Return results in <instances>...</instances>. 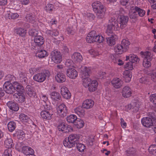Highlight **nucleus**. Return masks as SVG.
Here are the masks:
<instances>
[{
    "label": "nucleus",
    "instance_id": "nucleus-6",
    "mask_svg": "<svg viewBox=\"0 0 156 156\" xmlns=\"http://www.w3.org/2000/svg\"><path fill=\"white\" fill-rule=\"evenodd\" d=\"M50 58L51 61L56 63H60L62 60V58L60 52L54 51L51 53Z\"/></svg>",
    "mask_w": 156,
    "mask_h": 156
},
{
    "label": "nucleus",
    "instance_id": "nucleus-44",
    "mask_svg": "<svg viewBox=\"0 0 156 156\" xmlns=\"http://www.w3.org/2000/svg\"><path fill=\"white\" fill-rule=\"evenodd\" d=\"M5 146L7 148L12 147L13 146V141L10 138H7L4 141Z\"/></svg>",
    "mask_w": 156,
    "mask_h": 156
},
{
    "label": "nucleus",
    "instance_id": "nucleus-4",
    "mask_svg": "<svg viewBox=\"0 0 156 156\" xmlns=\"http://www.w3.org/2000/svg\"><path fill=\"white\" fill-rule=\"evenodd\" d=\"M141 57L143 58L142 65L145 68H148L151 66V61L152 60L153 55L148 51L140 52Z\"/></svg>",
    "mask_w": 156,
    "mask_h": 156
},
{
    "label": "nucleus",
    "instance_id": "nucleus-26",
    "mask_svg": "<svg viewBox=\"0 0 156 156\" xmlns=\"http://www.w3.org/2000/svg\"><path fill=\"white\" fill-rule=\"evenodd\" d=\"M98 83L96 80H93L88 87V89L90 92H94L97 89Z\"/></svg>",
    "mask_w": 156,
    "mask_h": 156
},
{
    "label": "nucleus",
    "instance_id": "nucleus-5",
    "mask_svg": "<svg viewBox=\"0 0 156 156\" xmlns=\"http://www.w3.org/2000/svg\"><path fill=\"white\" fill-rule=\"evenodd\" d=\"M50 75V72L48 71H47L45 73H37L34 75L33 79L35 81L38 82H42L44 81L47 76L49 77Z\"/></svg>",
    "mask_w": 156,
    "mask_h": 156
},
{
    "label": "nucleus",
    "instance_id": "nucleus-12",
    "mask_svg": "<svg viewBox=\"0 0 156 156\" xmlns=\"http://www.w3.org/2000/svg\"><path fill=\"white\" fill-rule=\"evenodd\" d=\"M111 83L113 87L115 89H119L122 87L123 84L122 81L120 78L115 77L111 81Z\"/></svg>",
    "mask_w": 156,
    "mask_h": 156
},
{
    "label": "nucleus",
    "instance_id": "nucleus-11",
    "mask_svg": "<svg viewBox=\"0 0 156 156\" xmlns=\"http://www.w3.org/2000/svg\"><path fill=\"white\" fill-rule=\"evenodd\" d=\"M60 93L63 98L68 100L70 99L71 94L68 88L65 86H62L60 88Z\"/></svg>",
    "mask_w": 156,
    "mask_h": 156
},
{
    "label": "nucleus",
    "instance_id": "nucleus-50",
    "mask_svg": "<svg viewBox=\"0 0 156 156\" xmlns=\"http://www.w3.org/2000/svg\"><path fill=\"white\" fill-rule=\"evenodd\" d=\"M76 145L77 149L80 152H83L85 149V146L83 144L78 142Z\"/></svg>",
    "mask_w": 156,
    "mask_h": 156
},
{
    "label": "nucleus",
    "instance_id": "nucleus-3",
    "mask_svg": "<svg viewBox=\"0 0 156 156\" xmlns=\"http://www.w3.org/2000/svg\"><path fill=\"white\" fill-rule=\"evenodd\" d=\"M119 29L117 20L112 18L109 20L106 33L108 35H110L113 33L114 31L118 30Z\"/></svg>",
    "mask_w": 156,
    "mask_h": 156
},
{
    "label": "nucleus",
    "instance_id": "nucleus-21",
    "mask_svg": "<svg viewBox=\"0 0 156 156\" xmlns=\"http://www.w3.org/2000/svg\"><path fill=\"white\" fill-rule=\"evenodd\" d=\"M121 93L123 97L128 98L131 96L132 91L130 87L128 86H126L122 88Z\"/></svg>",
    "mask_w": 156,
    "mask_h": 156
},
{
    "label": "nucleus",
    "instance_id": "nucleus-7",
    "mask_svg": "<svg viewBox=\"0 0 156 156\" xmlns=\"http://www.w3.org/2000/svg\"><path fill=\"white\" fill-rule=\"evenodd\" d=\"M3 87L6 93L8 94H12L15 90L14 83L12 84L9 82H6L4 83Z\"/></svg>",
    "mask_w": 156,
    "mask_h": 156
},
{
    "label": "nucleus",
    "instance_id": "nucleus-62",
    "mask_svg": "<svg viewBox=\"0 0 156 156\" xmlns=\"http://www.w3.org/2000/svg\"><path fill=\"white\" fill-rule=\"evenodd\" d=\"M147 78L145 76H142L139 79V82L141 83H145L147 82Z\"/></svg>",
    "mask_w": 156,
    "mask_h": 156
},
{
    "label": "nucleus",
    "instance_id": "nucleus-19",
    "mask_svg": "<svg viewBox=\"0 0 156 156\" xmlns=\"http://www.w3.org/2000/svg\"><path fill=\"white\" fill-rule=\"evenodd\" d=\"M97 33L95 31H92L88 34L86 40L87 42L89 43L95 42Z\"/></svg>",
    "mask_w": 156,
    "mask_h": 156
},
{
    "label": "nucleus",
    "instance_id": "nucleus-31",
    "mask_svg": "<svg viewBox=\"0 0 156 156\" xmlns=\"http://www.w3.org/2000/svg\"><path fill=\"white\" fill-rule=\"evenodd\" d=\"M52 114L48 111L43 110L41 113V116L43 119L49 120L51 119Z\"/></svg>",
    "mask_w": 156,
    "mask_h": 156
},
{
    "label": "nucleus",
    "instance_id": "nucleus-47",
    "mask_svg": "<svg viewBox=\"0 0 156 156\" xmlns=\"http://www.w3.org/2000/svg\"><path fill=\"white\" fill-rule=\"evenodd\" d=\"M51 99L57 101L61 98L60 94L56 92H52L51 94Z\"/></svg>",
    "mask_w": 156,
    "mask_h": 156
},
{
    "label": "nucleus",
    "instance_id": "nucleus-25",
    "mask_svg": "<svg viewBox=\"0 0 156 156\" xmlns=\"http://www.w3.org/2000/svg\"><path fill=\"white\" fill-rule=\"evenodd\" d=\"M34 40L35 44L38 46L41 45L44 42L43 37L40 35L35 36L34 38Z\"/></svg>",
    "mask_w": 156,
    "mask_h": 156
},
{
    "label": "nucleus",
    "instance_id": "nucleus-8",
    "mask_svg": "<svg viewBox=\"0 0 156 156\" xmlns=\"http://www.w3.org/2000/svg\"><path fill=\"white\" fill-rule=\"evenodd\" d=\"M58 129L59 131L63 133H67L72 131L73 130V127L70 125H66L64 122L59 124L58 126Z\"/></svg>",
    "mask_w": 156,
    "mask_h": 156
},
{
    "label": "nucleus",
    "instance_id": "nucleus-27",
    "mask_svg": "<svg viewBox=\"0 0 156 156\" xmlns=\"http://www.w3.org/2000/svg\"><path fill=\"white\" fill-rule=\"evenodd\" d=\"M72 58L75 63L80 62L83 59L82 56L78 52L74 53L72 56Z\"/></svg>",
    "mask_w": 156,
    "mask_h": 156
},
{
    "label": "nucleus",
    "instance_id": "nucleus-51",
    "mask_svg": "<svg viewBox=\"0 0 156 156\" xmlns=\"http://www.w3.org/2000/svg\"><path fill=\"white\" fill-rule=\"evenodd\" d=\"M19 119L23 122H25L27 121L29 119L28 117L24 114H21L19 115Z\"/></svg>",
    "mask_w": 156,
    "mask_h": 156
},
{
    "label": "nucleus",
    "instance_id": "nucleus-64",
    "mask_svg": "<svg viewBox=\"0 0 156 156\" xmlns=\"http://www.w3.org/2000/svg\"><path fill=\"white\" fill-rule=\"evenodd\" d=\"M11 151L9 149L5 150L2 156H12L11 154Z\"/></svg>",
    "mask_w": 156,
    "mask_h": 156
},
{
    "label": "nucleus",
    "instance_id": "nucleus-9",
    "mask_svg": "<svg viewBox=\"0 0 156 156\" xmlns=\"http://www.w3.org/2000/svg\"><path fill=\"white\" fill-rule=\"evenodd\" d=\"M40 98L43 106L45 109L50 110L51 109V104L48 101V97L45 95L41 94L40 95Z\"/></svg>",
    "mask_w": 156,
    "mask_h": 156
},
{
    "label": "nucleus",
    "instance_id": "nucleus-13",
    "mask_svg": "<svg viewBox=\"0 0 156 156\" xmlns=\"http://www.w3.org/2000/svg\"><path fill=\"white\" fill-rule=\"evenodd\" d=\"M128 60L132 63L137 64L139 63L140 59L136 55L131 54L126 56L125 60L127 61Z\"/></svg>",
    "mask_w": 156,
    "mask_h": 156
},
{
    "label": "nucleus",
    "instance_id": "nucleus-17",
    "mask_svg": "<svg viewBox=\"0 0 156 156\" xmlns=\"http://www.w3.org/2000/svg\"><path fill=\"white\" fill-rule=\"evenodd\" d=\"M94 103V101L92 99H86L83 101L82 106L84 108L89 109L93 107Z\"/></svg>",
    "mask_w": 156,
    "mask_h": 156
},
{
    "label": "nucleus",
    "instance_id": "nucleus-33",
    "mask_svg": "<svg viewBox=\"0 0 156 156\" xmlns=\"http://www.w3.org/2000/svg\"><path fill=\"white\" fill-rule=\"evenodd\" d=\"M14 85L15 90H16L17 92L23 93L24 91V87L19 83L16 82H14Z\"/></svg>",
    "mask_w": 156,
    "mask_h": 156
},
{
    "label": "nucleus",
    "instance_id": "nucleus-32",
    "mask_svg": "<svg viewBox=\"0 0 156 156\" xmlns=\"http://www.w3.org/2000/svg\"><path fill=\"white\" fill-rule=\"evenodd\" d=\"M117 39V36L115 35H112L110 37L107 38V43L110 46L113 45L115 44V41Z\"/></svg>",
    "mask_w": 156,
    "mask_h": 156
},
{
    "label": "nucleus",
    "instance_id": "nucleus-1",
    "mask_svg": "<svg viewBox=\"0 0 156 156\" xmlns=\"http://www.w3.org/2000/svg\"><path fill=\"white\" fill-rule=\"evenodd\" d=\"M80 139L79 135L76 134H71L63 140V144L65 147L70 148L75 147L79 142Z\"/></svg>",
    "mask_w": 156,
    "mask_h": 156
},
{
    "label": "nucleus",
    "instance_id": "nucleus-54",
    "mask_svg": "<svg viewBox=\"0 0 156 156\" xmlns=\"http://www.w3.org/2000/svg\"><path fill=\"white\" fill-rule=\"evenodd\" d=\"M136 9L137 12L138 13V14L140 16L143 17L145 15L146 12L144 10L136 6Z\"/></svg>",
    "mask_w": 156,
    "mask_h": 156
},
{
    "label": "nucleus",
    "instance_id": "nucleus-49",
    "mask_svg": "<svg viewBox=\"0 0 156 156\" xmlns=\"http://www.w3.org/2000/svg\"><path fill=\"white\" fill-rule=\"evenodd\" d=\"M148 150L150 154L156 155V145H151L149 147Z\"/></svg>",
    "mask_w": 156,
    "mask_h": 156
},
{
    "label": "nucleus",
    "instance_id": "nucleus-38",
    "mask_svg": "<svg viewBox=\"0 0 156 156\" xmlns=\"http://www.w3.org/2000/svg\"><path fill=\"white\" fill-rule=\"evenodd\" d=\"M82 84L85 88L88 87L92 80L90 78L87 77L83 78Z\"/></svg>",
    "mask_w": 156,
    "mask_h": 156
},
{
    "label": "nucleus",
    "instance_id": "nucleus-16",
    "mask_svg": "<svg viewBox=\"0 0 156 156\" xmlns=\"http://www.w3.org/2000/svg\"><path fill=\"white\" fill-rule=\"evenodd\" d=\"M118 20L120 24V27L121 29H123L127 25L128 18L126 16L120 15L118 18Z\"/></svg>",
    "mask_w": 156,
    "mask_h": 156
},
{
    "label": "nucleus",
    "instance_id": "nucleus-20",
    "mask_svg": "<svg viewBox=\"0 0 156 156\" xmlns=\"http://www.w3.org/2000/svg\"><path fill=\"white\" fill-rule=\"evenodd\" d=\"M66 75L69 78L74 79L77 76L78 73L74 68H69L66 70Z\"/></svg>",
    "mask_w": 156,
    "mask_h": 156
},
{
    "label": "nucleus",
    "instance_id": "nucleus-40",
    "mask_svg": "<svg viewBox=\"0 0 156 156\" xmlns=\"http://www.w3.org/2000/svg\"><path fill=\"white\" fill-rule=\"evenodd\" d=\"M74 124L76 128L80 129L84 125V122L82 119H77L74 122Z\"/></svg>",
    "mask_w": 156,
    "mask_h": 156
},
{
    "label": "nucleus",
    "instance_id": "nucleus-24",
    "mask_svg": "<svg viewBox=\"0 0 156 156\" xmlns=\"http://www.w3.org/2000/svg\"><path fill=\"white\" fill-rule=\"evenodd\" d=\"M22 152L24 154L26 155L31 154V156H36L33 154L34 153V150L30 147L25 146L22 148Z\"/></svg>",
    "mask_w": 156,
    "mask_h": 156
},
{
    "label": "nucleus",
    "instance_id": "nucleus-45",
    "mask_svg": "<svg viewBox=\"0 0 156 156\" xmlns=\"http://www.w3.org/2000/svg\"><path fill=\"white\" fill-rule=\"evenodd\" d=\"M77 119V117L75 115L72 114L67 116L66 119L67 121L69 123H74Z\"/></svg>",
    "mask_w": 156,
    "mask_h": 156
},
{
    "label": "nucleus",
    "instance_id": "nucleus-61",
    "mask_svg": "<svg viewBox=\"0 0 156 156\" xmlns=\"http://www.w3.org/2000/svg\"><path fill=\"white\" fill-rule=\"evenodd\" d=\"M85 16L87 18V19L90 21H92L94 18V15L91 13H87L86 14L85 13Z\"/></svg>",
    "mask_w": 156,
    "mask_h": 156
},
{
    "label": "nucleus",
    "instance_id": "nucleus-43",
    "mask_svg": "<svg viewBox=\"0 0 156 156\" xmlns=\"http://www.w3.org/2000/svg\"><path fill=\"white\" fill-rule=\"evenodd\" d=\"M15 32L20 36L24 37L26 34V30L24 28H17L15 29Z\"/></svg>",
    "mask_w": 156,
    "mask_h": 156
},
{
    "label": "nucleus",
    "instance_id": "nucleus-29",
    "mask_svg": "<svg viewBox=\"0 0 156 156\" xmlns=\"http://www.w3.org/2000/svg\"><path fill=\"white\" fill-rule=\"evenodd\" d=\"M123 74L126 82H130L132 77L131 72L128 70H126L123 72Z\"/></svg>",
    "mask_w": 156,
    "mask_h": 156
},
{
    "label": "nucleus",
    "instance_id": "nucleus-57",
    "mask_svg": "<svg viewBox=\"0 0 156 156\" xmlns=\"http://www.w3.org/2000/svg\"><path fill=\"white\" fill-rule=\"evenodd\" d=\"M133 63L130 62H128L124 65V67L125 69H128L129 70H132L133 69Z\"/></svg>",
    "mask_w": 156,
    "mask_h": 156
},
{
    "label": "nucleus",
    "instance_id": "nucleus-56",
    "mask_svg": "<svg viewBox=\"0 0 156 156\" xmlns=\"http://www.w3.org/2000/svg\"><path fill=\"white\" fill-rule=\"evenodd\" d=\"M27 76V74L25 73H21L20 74V80L22 82L23 81H24L25 82V83H26V81L27 79L26 77Z\"/></svg>",
    "mask_w": 156,
    "mask_h": 156
},
{
    "label": "nucleus",
    "instance_id": "nucleus-36",
    "mask_svg": "<svg viewBox=\"0 0 156 156\" xmlns=\"http://www.w3.org/2000/svg\"><path fill=\"white\" fill-rule=\"evenodd\" d=\"M26 90L28 95L31 97H34L36 95L35 93L33 91L32 87L30 85L27 86Z\"/></svg>",
    "mask_w": 156,
    "mask_h": 156
},
{
    "label": "nucleus",
    "instance_id": "nucleus-30",
    "mask_svg": "<svg viewBox=\"0 0 156 156\" xmlns=\"http://www.w3.org/2000/svg\"><path fill=\"white\" fill-rule=\"evenodd\" d=\"M75 112L79 116L82 117L85 114L84 110L81 106H79L76 108L74 110Z\"/></svg>",
    "mask_w": 156,
    "mask_h": 156
},
{
    "label": "nucleus",
    "instance_id": "nucleus-58",
    "mask_svg": "<svg viewBox=\"0 0 156 156\" xmlns=\"http://www.w3.org/2000/svg\"><path fill=\"white\" fill-rule=\"evenodd\" d=\"M150 101L156 106V94H151L150 97Z\"/></svg>",
    "mask_w": 156,
    "mask_h": 156
},
{
    "label": "nucleus",
    "instance_id": "nucleus-53",
    "mask_svg": "<svg viewBox=\"0 0 156 156\" xmlns=\"http://www.w3.org/2000/svg\"><path fill=\"white\" fill-rule=\"evenodd\" d=\"M54 8L53 5L51 4H48L45 8V10L47 12L50 13L53 10Z\"/></svg>",
    "mask_w": 156,
    "mask_h": 156
},
{
    "label": "nucleus",
    "instance_id": "nucleus-55",
    "mask_svg": "<svg viewBox=\"0 0 156 156\" xmlns=\"http://www.w3.org/2000/svg\"><path fill=\"white\" fill-rule=\"evenodd\" d=\"M104 41V38L101 35L97 34L95 42L101 43Z\"/></svg>",
    "mask_w": 156,
    "mask_h": 156
},
{
    "label": "nucleus",
    "instance_id": "nucleus-35",
    "mask_svg": "<svg viewBox=\"0 0 156 156\" xmlns=\"http://www.w3.org/2000/svg\"><path fill=\"white\" fill-rule=\"evenodd\" d=\"M129 16L130 18L133 19L136 18L137 17V14L136 7L134 8L132 7L131 8L129 11Z\"/></svg>",
    "mask_w": 156,
    "mask_h": 156
},
{
    "label": "nucleus",
    "instance_id": "nucleus-52",
    "mask_svg": "<svg viewBox=\"0 0 156 156\" xmlns=\"http://www.w3.org/2000/svg\"><path fill=\"white\" fill-rule=\"evenodd\" d=\"M89 53L92 56L95 57L99 55V54L97 50L94 48H91L88 51Z\"/></svg>",
    "mask_w": 156,
    "mask_h": 156
},
{
    "label": "nucleus",
    "instance_id": "nucleus-28",
    "mask_svg": "<svg viewBox=\"0 0 156 156\" xmlns=\"http://www.w3.org/2000/svg\"><path fill=\"white\" fill-rule=\"evenodd\" d=\"M55 79L58 83H62L66 81V76L62 73H58L55 76Z\"/></svg>",
    "mask_w": 156,
    "mask_h": 156
},
{
    "label": "nucleus",
    "instance_id": "nucleus-10",
    "mask_svg": "<svg viewBox=\"0 0 156 156\" xmlns=\"http://www.w3.org/2000/svg\"><path fill=\"white\" fill-rule=\"evenodd\" d=\"M57 113L58 115L62 117H64L66 115L67 110L66 105L61 104L57 107Z\"/></svg>",
    "mask_w": 156,
    "mask_h": 156
},
{
    "label": "nucleus",
    "instance_id": "nucleus-59",
    "mask_svg": "<svg viewBox=\"0 0 156 156\" xmlns=\"http://www.w3.org/2000/svg\"><path fill=\"white\" fill-rule=\"evenodd\" d=\"M94 138L93 136L88 138L86 140L87 144L89 146H92L93 144Z\"/></svg>",
    "mask_w": 156,
    "mask_h": 156
},
{
    "label": "nucleus",
    "instance_id": "nucleus-37",
    "mask_svg": "<svg viewBox=\"0 0 156 156\" xmlns=\"http://www.w3.org/2000/svg\"><path fill=\"white\" fill-rule=\"evenodd\" d=\"M130 44V42L126 39L122 40L121 44L125 52L128 50Z\"/></svg>",
    "mask_w": 156,
    "mask_h": 156
},
{
    "label": "nucleus",
    "instance_id": "nucleus-18",
    "mask_svg": "<svg viewBox=\"0 0 156 156\" xmlns=\"http://www.w3.org/2000/svg\"><path fill=\"white\" fill-rule=\"evenodd\" d=\"M153 122L151 119L149 117H144L141 119L142 124L147 127L152 128Z\"/></svg>",
    "mask_w": 156,
    "mask_h": 156
},
{
    "label": "nucleus",
    "instance_id": "nucleus-34",
    "mask_svg": "<svg viewBox=\"0 0 156 156\" xmlns=\"http://www.w3.org/2000/svg\"><path fill=\"white\" fill-rule=\"evenodd\" d=\"M114 51L117 54H121L125 52L121 44H117L114 48Z\"/></svg>",
    "mask_w": 156,
    "mask_h": 156
},
{
    "label": "nucleus",
    "instance_id": "nucleus-46",
    "mask_svg": "<svg viewBox=\"0 0 156 156\" xmlns=\"http://www.w3.org/2000/svg\"><path fill=\"white\" fill-rule=\"evenodd\" d=\"M48 55L46 51L44 50H41L38 51L36 54L37 56L39 58H44Z\"/></svg>",
    "mask_w": 156,
    "mask_h": 156
},
{
    "label": "nucleus",
    "instance_id": "nucleus-15",
    "mask_svg": "<svg viewBox=\"0 0 156 156\" xmlns=\"http://www.w3.org/2000/svg\"><path fill=\"white\" fill-rule=\"evenodd\" d=\"M4 16L6 19L15 20L18 18L19 16L17 12H12L10 11H7L4 13Z\"/></svg>",
    "mask_w": 156,
    "mask_h": 156
},
{
    "label": "nucleus",
    "instance_id": "nucleus-14",
    "mask_svg": "<svg viewBox=\"0 0 156 156\" xmlns=\"http://www.w3.org/2000/svg\"><path fill=\"white\" fill-rule=\"evenodd\" d=\"M6 105L8 107L12 112H16L19 109L18 104L15 101H9L7 102Z\"/></svg>",
    "mask_w": 156,
    "mask_h": 156
},
{
    "label": "nucleus",
    "instance_id": "nucleus-23",
    "mask_svg": "<svg viewBox=\"0 0 156 156\" xmlns=\"http://www.w3.org/2000/svg\"><path fill=\"white\" fill-rule=\"evenodd\" d=\"M110 57L112 62L115 64L119 66H121L123 65V61L117 57L116 55H112Z\"/></svg>",
    "mask_w": 156,
    "mask_h": 156
},
{
    "label": "nucleus",
    "instance_id": "nucleus-63",
    "mask_svg": "<svg viewBox=\"0 0 156 156\" xmlns=\"http://www.w3.org/2000/svg\"><path fill=\"white\" fill-rule=\"evenodd\" d=\"M67 33L69 34H73L75 31L72 27H68L66 29Z\"/></svg>",
    "mask_w": 156,
    "mask_h": 156
},
{
    "label": "nucleus",
    "instance_id": "nucleus-60",
    "mask_svg": "<svg viewBox=\"0 0 156 156\" xmlns=\"http://www.w3.org/2000/svg\"><path fill=\"white\" fill-rule=\"evenodd\" d=\"M29 34L32 36H37L38 34V31L35 29H31L29 32Z\"/></svg>",
    "mask_w": 156,
    "mask_h": 156
},
{
    "label": "nucleus",
    "instance_id": "nucleus-2",
    "mask_svg": "<svg viewBox=\"0 0 156 156\" xmlns=\"http://www.w3.org/2000/svg\"><path fill=\"white\" fill-rule=\"evenodd\" d=\"M94 11L96 13L98 18L101 19L104 18L105 15V10L102 4L99 1H96L92 4Z\"/></svg>",
    "mask_w": 156,
    "mask_h": 156
},
{
    "label": "nucleus",
    "instance_id": "nucleus-22",
    "mask_svg": "<svg viewBox=\"0 0 156 156\" xmlns=\"http://www.w3.org/2000/svg\"><path fill=\"white\" fill-rule=\"evenodd\" d=\"M90 69L89 67L82 66L80 68V75L82 78L88 77L89 76Z\"/></svg>",
    "mask_w": 156,
    "mask_h": 156
},
{
    "label": "nucleus",
    "instance_id": "nucleus-39",
    "mask_svg": "<svg viewBox=\"0 0 156 156\" xmlns=\"http://www.w3.org/2000/svg\"><path fill=\"white\" fill-rule=\"evenodd\" d=\"M14 134L15 136H17V138L20 140H23L25 137V136L24 132L21 130H17Z\"/></svg>",
    "mask_w": 156,
    "mask_h": 156
},
{
    "label": "nucleus",
    "instance_id": "nucleus-41",
    "mask_svg": "<svg viewBox=\"0 0 156 156\" xmlns=\"http://www.w3.org/2000/svg\"><path fill=\"white\" fill-rule=\"evenodd\" d=\"M14 98L17 99L19 101H23L25 99L23 93L21 92H17V93H15L14 94Z\"/></svg>",
    "mask_w": 156,
    "mask_h": 156
},
{
    "label": "nucleus",
    "instance_id": "nucleus-48",
    "mask_svg": "<svg viewBox=\"0 0 156 156\" xmlns=\"http://www.w3.org/2000/svg\"><path fill=\"white\" fill-rule=\"evenodd\" d=\"M7 126L9 130L12 132L16 128V124L14 122L11 121L8 123Z\"/></svg>",
    "mask_w": 156,
    "mask_h": 156
},
{
    "label": "nucleus",
    "instance_id": "nucleus-42",
    "mask_svg": "<svg viewBox=\"0 0 156 156\" xmlns=\"http://www.w3.org/2000/svg\"><path fill=\"white\" fill-rule=\"evenodd\" d=\"M26 19L28 22L33 24V26H36L37 24V22L35 18L32 16L28 15L26 16Z\"/></svg>",
    "mask_w": 156,
    "mask_h": 156
}]
</instances>
